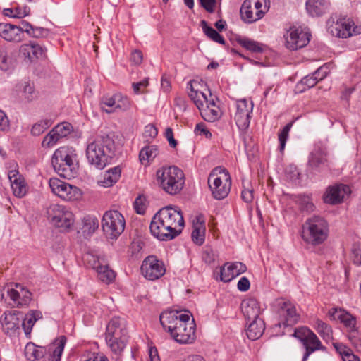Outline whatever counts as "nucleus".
Wrapping results in <instances>:
<instances>
[{"label": "nucleus", "instance_id": "obj_1", "mask_svg": "<svg viewBox=\"0 0 361 361\" xmlns=\"http://www.w3.org/2000/svg\"><path fill=\"white\" fill-rule=\"evenodd\" d=\"M188 311L184 312L175 310L163 312L159 316L160 322L165 331L180 344L192 343L195 340V323L190 319Z\"/></svg>", "mask_w": 361, "mask_h": 361}, {"label": "nucleus", "instance_id": "obj_2", "mask_svg": "<svg viewBox=\"0 0 361 361\" xmlns=\"http://www.w3.org/2000/svg\"><path fill=\"white\" fill-rule=\"evenodd\" d=\"M184 227V219L180 210L166 206L153 216L149 229L152 235L159 240H171L177 237Z\"/></svg>", "mask_w": 361, "mask_h": 361}, {"label": "nucleus", "instance_id": "obj_3", "mask_svg": "<svg viewBox=\"0 0 361 361\" xmlns=\"http://www.w3.org/2000/svg\"><path fill=\"white\" fill-rule=\"evenodd\" d=\"M116 149L114 133L90 137L85 150L87 162L92 167L102 170L111 163Z\"/></svg>", "mask_w": 361, "mask_h": 361}, {"label": "nucleus", "instance_id": "obj_4", "mask_svg": "<svg viewBox=\"0 0 361 361\" xmlns=\"http://www.w3.org/2000/svg\"><path fill=\"white\" fill-rule=\"evenodd\" d=\"M51 164L61 177L68 179L75 177L78 171L76 150L68 146L58 148L52 155Z\"/></svg>", "mask_w": 361, "mask_h": 361}, {"label": "nucleus", "instance_id": "obj_5", "mask_svg": "<svg viewBox=\"0 0 361 361\" xmlns=\"http://www.w3.org/2000/svg\"><path fill=\"white\" fill-rule=\"evenodd\" d=\"M106 342L112 352L121 354L128 341L126 321L120 317H113L106 326Z\"/></svg>", "mask_w": 361, "mask_h": 361}, {"label": "nucleus", "instance_id": "obj_6", "mask_svg": "<svg viewBox=\"0 0 361 361\" xmlns=\"http://www.w3.org/2000/svg\"><path fill=\"white\" fill-rule=\"evenodd\" d=\"M158 185L168 194L176 195L183 189L185 176L176 166H162L156 173Z\"/></svg>", "mask_w": 361, "mask_h": 361}, {"label": "nucleus", "instance_id": "obj_7", "mask_svg": "<svg viewBox=\"0 0 361 361\" xmlns=\"http://www.w3.org/2000/svg\"><path fill=\"white\" fill-rule=\"evenodd\" d=\"M329 224L319 216H313L307 219L302 226V240L314 246L322 244L328 238Z\"/></svg>", "mask_w": 361, "mask_h": 361}, {"label": "nucleus", "instance_id": "obj_8", "mask_svg": "<svg viewBox=\"0 0 361 361\" xmlns=\"http://www.w3.org/2000/svg\"><path fill=\"white\" fill-rule=\"evenodd\" d=\"M208 185L214 199L221 200L226 197L231 187L228 171L221 166L214 168L209 175Z\"/></svg>", "mask_w": 361, "mask_h": 361}, {"label": "nucleus", "instance_id": "obj_9", "mask_svg": "<svg viewBox=\"0 0 361 361\" xmlns=\"http://www.w3.org/2000/svg\"><path fill=\"white\" fill-rule=\"evenodd\" d=\"M293 336L300 341L305 350L302 361H307L309 357L316 351H326L317 336L309 328L301 326L295 329Z\"/></svg>", "mask_w": 361, "mask_h": 361}, {"label": "nucleus", "instance_id": "obj_10", "mask_svg": "<svg viewBox=\"0 0 361 361\" xmlns=\"http://www.w3.org/2000/svg\"><path fill=\"white\" fill-rule=\"evenodd\" d=\"M47 215L51 224L61 231H68L75 221L73 212L66 206L58 204L49 207Z\"/></svg>", "mask_w": 361, "mask_h": 361}, {"label": "nucleus", "instance_id": "obj_11", "mask_svg": "<svg viewBox=\"0 0 361 361\" xmlns=\"http://www.w3.org/2000/svg\"><path fill=\"white\" fill-rule=\"evenodd\" d=\"M126 221L123 214L117 210L104 212L102 219V227L107 238L116 239L124 231Z\"/></svg>", "mask_w": 361, "mask_h": 361}, {"label": "nucleus", "instance_id": "obj_12", "mask_svg": "<svg viewBox=\"0 0 361 361\" xmlns=\"http://www.w3.org/2000/svg\"><path fill=\"white\" fill-rule=\"evenodd\" d=\"M269 8V0H245L240 8V16L246 23L262 18Z\"/></svg>", "mask_w": 361, "mask_h": 361}, {"label": "nucleus", "instance_id": "obj_13", "mask_svg": "<svg viewBox=\"0 0 361 361\" xmlns=\"http://www.w3.org/2000/svg\"><path fill=\"white\" fill-rule=\"evenodd\" d=\"M308 169L313 173H325L330 169L326 149L321 144L314 145L308 158Z\"/></svg>", "mask_w": 361, "mask_h": 361}, {"label": "nucleus", "instance_id": "obj_14", "mask_svg": "<svg viewBox=\"0 0 361 361\" xmlns=\"http://www.w3.org/2000/svg\"><path fill=\"white\" fill-rule=\"evenodd\" d=\"M49 185L51 192L65 201L78 200L82 196L81 190L78 187L57 178H50Z\"/></svg>", "mask_w": 361, "mask_h": 361}, {"label": "nucleus", "instance_id": "obj_15", "mask_svg": "<svg viewBox=\"0 0 361 361\" xmlns=\"http://www.w3.org/2000/svg\"><path fill=\"white\" fill-rule=\"evenodd\" d=\"M329 32L333 36L348 38L361 33V26L355 25L353 20L341 18L336 23L329 26Z\"/></svg>", "mask_w": 361, "mask_h": 361}, {"label": "nucleus", "instance_id": "obj_16", "mask_svg": "<svg viewBox=\"0 0 361 361\" xmlns=\"http://www.w3.org/2000/svg\"><path fill=\"white\" fill-rule=\"evenodd\" d=\"M143 276L150 281H154L163 276L166 272L164 262L154 255L147 257L141 265Z\"/></svg>", "mask_w": 361, "mask_h": 361}, {"label": "nucleus", "instance_id": "obj_17", "mask_svg": "<svg viewBox=\"0 0 361 361\" xmlns=\"http://www.w3.org/2000/svg\"><path fill=\"white\" fill-rule=\"evenodd\" d=\"M277 313L280 318L279 325L290 326L295 324L300 319L295 306L289 301L280 300L276 303Z\"/></svg>", "mask_w": 361, "mask_h": 361}, {"label": "nucleus", "instance_id": "obj_18", "mask_svg": "<svg viewBox=\"0 0 361 361\" xmlns=\"http://www.w3.org/2000/svg\"><path fill=\"white\" fill-rule=\"evenodd\" d=\"M253 106V102L251 100L241 99L236 101L234 119L239 129L247 130L250 126Z\"/></svg>", "mask_w": 361, "mask_h": 361}, {"label": "nucleus", "instance_id": "obj_19", "mask_svg": "<svg viewBox=\"0 0 361 361\" xmlns=\"http://www.w3.org/2000/svg\"><path fill=\"white\" fill-rule=\"evenodd\" d=\"M310 35L300 27H290L284 35L286 47L290 50H298L310 42Z\"/></svg>", "mask_w": 361, "mask_h": 361}, {"label": "nucleus", "instance_id": "obj_20", "mask_svg": "<svg viewBox=\"0 0 361 361\" xmlns=\"http://www.w3.org/2000/svg\"><path fill=\"white\" fill-rule=\"evenodd\" d=\"M10 299L20 308L27 307L32 300L31 292L21 283H11L7 290Z\"/></svg>", "mask_w": 361, "mask_h": 361}, {"label": "nucleus", "instance_id": "obj_21", "mask_svg": "<svg viewBox=\"0 0 361 361\" xmlns=\"http://www.w3.org/2000/svg\"><path fill=\"white\" fill-rule=\"evenodd\" d=\"M73 130V126L68 122H63L56 126L43 139L44 147H52L63 137L68 135Z\"/></svg>", "mask_w": 361, "mask_h": 361}, {"label": "nucleus", "instance_id": "obj_22", "mask_svg": "<svg viewBox=\"0 0 361 361\" xmlns=\"http://www.w3.org/2000/svg\"><path fill=\"white\" fill-rule=\"evenodd\" d=\"M351 192L348 185L338 184L328 188L324 195V202L331 204H336L348 197Z\"/></svg>", "mask_w": 361, "mask_h": 361}, {"label": "nucleus", "instance_id": "obj_23", "mask_svg": "<svg viewBox=\"0 0 361 361\" xmlns=\"http://www.w3.org/2000/svg\"><path fill=\"white\" fill-rule=\"evenodd\" d=\"M46 52L47 49L35 42L23 44L20 47V53L30 62L44 59Z\"/></svg>", "mask_w": 361, "mask_h": 361}, {"label": "nucleus", "instance_id": "obj_24", "mask_svg": "<svg viewBox=\"0 0 361 361\" xmlns=\"http://www.w3.org/2000/svg\"><path fill=\"white\" fill-rule=\"evenodd\" d=\"M331 316L334 319L339 320L349 333L356 334L358 332L356 317L348 312L341 309H334L331 313Z\"/></svg>", "mask_w": 361, "mask_h": 361}, {"label": "nucleus", "instance_id": "obj_25", "mask_svg": "<svg viewBox=\"0 0 361 361\" xmlns=\"http://www.w3.org/2000/svg\"><path fill=\"white\" fill-rule=\"evenodd\" d=\"M8 177L11 183L13 195L17 197H23L27 192V185L24 177L18 170H10Z\"/></svg>", "mask_w": 361, "mask_h": 361}, {"label": "nucleus", "instance_id": "obj_26", "mask_svg": "<svg viewBox=\"0 0 361 361\" xmlns=\"http://www.w3.org/2000/svg\"><path fill=\"white\" fill-rule=\"evenodd\" d=\"M0 37L10 42H20L24 35L18 25L11 23H0Z\"/></svg>", "mask_w": 361, "mask_h": 361}, {"label": "nucleus", "instance_id": "obj_27", "mask_svg": "<svg viewBox=\"0 0 361 361\" xmlns=\"http://www.w3.org/2000/svg\"><path fill=\"white\" fill-rule=\"evenodd\" d=\"M205 219L202 214H198L192 219V241L198 245H202L205 240Z\"/></svg>", "mask_w": 361, "mask_h": 361}, {"label": "nucleus", "instance_id": "obj_28", "mask_svg": "<svg viewBox=\"0 0 361 361\" xmlns=\"http://www.w3.org/2000/svg\"><path fill=\"white\" fill-rule=\"evenodd\" d=\"M246 269V266L239 262L228 264L227 268H225V266L221 267L220 280L224 282H229L236 276L245 272Z\"/></svg>", "mask_w": 361, "mask_h": 361}, {"label": "nucleus", "instance_id": "obj_29", "mask_svg": "<svg viewBox=\"0 0 361 361\" xmlns=\"http://www.w3.org/2000/svg\"><path fill=\"white\" fill-rule=\"evenodd\" d=\"M199 83L195 80H190L187 85V88L189 90L188 96L191 100L196 105L199 111H200L207 103L209 101V98L207 97V94L201 91H199L196 87Z\"/></svg>", "mask_w": 361, "mask_h": 361}, {"label": "nucleus", "instance_id": "obj_30", "mask_svg": "<svg viewBox=\"0 0 361 361\" xmlns=\"http://www.w3.org/2000/svg\"><path fill=\"white\" fill-rule=\"evenodd\" d=\"M85 259H88L90 257L92 258L94 263L91 267L95 269L98 274L99 278L101 281L106 283H109L115 279V272L109 268L108 265H102L93 255H86Z\"/></svg>", "mask_w": 361, "mask_h": 361}, {"label": "nucleus", "instance_id": "obj_31", "mask_svg": "<svg viewBox=\"0 0 361 361\" xmlns=\"http://www.w3.org/2000/svg\"><path fill=\"white\" fill-rule=\"evenodd\" d=\"M209 101L200 111L202 118L209 122H214L220 118V109L216 105V97H212L209 93Z\"/></svg>", "mask_w": 361, "mask_h": 361}, {"label": "nucleus", "instance_id": "obj_32", "mask_svg": "<svg viewBox=\"0 0 361 361\" xmlns=\"http://www.w3.org/2000/svg\"><path fill=\"white\" fill-rule=\"evenodd\" d=\"M1 323L4 331L11 336L19 329L20 319L16 312H4L1 317Z\"/></svg>", "mask_w": 361, "mask_h": 361}, {"label": "nucleus", "instance_id": "obj_33", "mask_svg": "<svg viewBox=\"0 0 361 361\" xmlns=\"http://www.w3.org/2000/svg\"><path fill=\"white\" fill-rule=\"evenodd\" d=\"M242 311L248 319H259L261 314V308L257 299L247 298L242 302Z\"/></svg>", "mask_w": 361, "mask_h": 361}, {"label": "nucleus", "instance_id": "obj_34", "mask_svg": "<svg viewBox=\"0 0 361 361\" xmlns=\"http://www.w3.org/2000/svg\"><path fill=\"white\" fill-rule=\"evenodd\" d=\"M330 7L329 0H307L306 9L312 16H320L325 13Z\"/></svg>", "mask_w": 361, "mask_h": 361}, {"label": "nucleus", "instance_id": "obj_35", "mask_svg": "<svg viewBox=\"0 0 361 361\" xmlns=\"http://www.w3.org/2000/svg\"><path fill=\"white\" fill-rule=\"evenodd\" d=\"M246 329V334L250 340L255 341L259 338L265 329V324L262 319H254Z\"/></svg>", "mask_w": 361, "mask_h": 361}, {"label": "nucleus", "instance_id": "obj_36", "mask_svg": "<svg viewBox=\"0 0 361 361\" xmlns=\"http://www.w3.org/2000/svg\"><path fill=\"white\" fill-rule=\"evenodd\" d=\"M42 318V314L39 310H30L25 316L22 322L25 334L30 337L33 326L35 322Z\"/></svg>", "mask_w": 361, "mask_h": 361}, {"label": "nucleus", "instance_id": "obj_37", "mask_svg": "<svg viewBox=\"0 0 361 361\" xmlns=\"http://www.w3.org/2000/svg\"><path fill=\"white\" fill-rule=\"evenodd\" d=\"M158 154L159 149L157 145H146L140 151L139 159L142 165L147 166L149 165Z\"/></svg>", "mask_w": 361, "mask_h": 361}, {"label": "nucleus", "instance_id": "obj_38", "mask_svg": "<svg viewBox=\"0 0 361 361\" xmlns=\"http://www.w3.org/2000/svg\"><path fill=\"white\" fill-rule=\"evenodd\" d=\"M121 169L120 166L113 167L106 171L103 176V178L99 180L101 185L108 188L115 184L120 178Z\"/></svg>", "mask_w": 361, "mask_h": 361}, {"label": "nucleus", "instance_id": "obj_39", "mask_svg": "<svg viewBox=\"0 0 361 361\" xmlns=\"http://www.w3.org/2000/svg\"><path fill=\"white\" fill-rule=\"evenodd\" d=\"M236 41L241 47L254 53H262L264 50L265 46L263 44L246 37H239Z\"/></svg>", "mask_w": 361, "mask_h": 361}, {"label": "nucleus", "instance_id": "obj_40", "mask_svg": "<svg viewBox=\"0 0 361 361\" xmlns=\"http://www.w3.org/2000/svg\"><path fill=\"white\" fill-rule=\"evenodd\" d=\"M313 326L325 341L329 342L333 339V331L331 326L328 324L319 319H317L314 322Z\"/></svg>", "mask_w": 361, "mask_h": 361}, {"label": "nucleus", "instance_id": "obj_41", "mask_svg": "<svg viewBox=\"0 0 361 361\" xmlns=\"http://www.w3.org/2000/svg\"><path fill=\"white\" fill-rule=\"evenodd\" d=\"M82 231L84 235H90L95 232L99 228V220L94 216L87 215L82 220Z\"/></svg>", "mask_w": 361, "mask_h": 361}, {"label": "nucleus", "instance_id": "obj_42", "mask_svg": "<svg viewBox=\"0 0 361 361\" xmlns=\"http://www.w3.org/2000/svg\"><path fill=\"white\" fill-rule=\"evenodd\" d=\"M334 347L341 356L343 361H360L359 357L354 355L352 350L340 343H334Z\"/></svg>", "mask_w": 361, "mask_h": 361}, {"label": "nucleus", "instance_id": "obj_43", "mask_svg": "<svg viewBox=\"0 0 361 361\" xmlns=\"http://www.w3.org/2000/svg\"><path fill=\"white\" fill-rule=\"evenodd\" d=\"M67 338L65 336H59L54 343L55 348L50 355L48 361H60L61 355L63 352Z\"/></svg>", "mask_w": 361, "mask_h": 361}, {"label": "nucleus", "instance_id": "obj_44", "mask_svg": "<svg viewBox=\"0 0 361 361\" xmlns=\"http://www.w3.org/2000/svg\"><path fill=\"white\" fill-rule=\"evenodd\" d=\"M204 33L212 40L221 44H225V39L220 34L217 32L213 27L208 25L205 20L200 23Z\"/></svg>", "mask_w": 361, "mask_h": 361}, {"label": "nucleus", "instance_id": "obj_45", "mask_svg": "<svg viewBox=\"0 0 361 361\" xmlns=\"http://www.w3.org/2000/svg\"><path fill=\"white\" fill-rule=\"evenodd\" d=\"M25 355L27 360L34 361L43 357L44 350L32 343H29L25 348Z\"/></svg>", "mask_w": 361, "mask_h": 361}, {"label": "nucleus", "instance_id": "obj_46", "mask_svg": "<svg viewBox=\"0 0 361 361\" xmlns=\"http://www.w3.org/2000/svg\"><path fill=\"white\" fill-rule=\"evenodd\" d=\"M117 93L106 94L102 97V109L107 113L116 111Z\"/></svg>", "mask_w": 361, "mask_h": 361}, {"label": "nucleus", "instance_id": "obj_47", "mask_svg": "<svg viewBox=\"0 0 361 361\" xmlns=\"http://www.w3.org/2000/svg\"><path fill=\"white\" fill-rule=\"evenodd\" d=\"M317 83L315 78L312 74L308 75L301 79L297 84L296 88L300 92L305 91L306 89L313 87Z\"/></svg>", "mask_w": 361, "mask_h": 361}, {"label": "nucleus", "instance_id": "obj_48", "mask_svg": "<svg viewBox=\"0 0 361 361\" xmlns=\"http://www.w3.org/2000/svg\"><path fill=\"white\" fill-rule=\"evenodd\" d=\"M131 105L132 102L127 96L123 95L120 92H117L116 111H127L130 109Z\"/></svg>", "mask_w": 361, "mask_h": 361}, {"label": "nucleus", "instance_id": "obj_49", "mask_svg": "<svg viewBox=\"0 0 361 361\" xmlns=\"http://www.w3.org/2000/svg\"><path fill=\"white\" fill-rule=\"evenodd\" d=\"M292 126V123H287L279 133L278 136L280 144L279 149L281 152H283L285 149L286 144L289 136V132L291 129Z\"/></svg>", "mask_w": 361, "mask_h": 361}, {"label": "nucleus", "instance_id": "obj_50", "mask_svg": "<svg viewBox=\"0 0 361 361\" xmlns=\"http://www.w3.org/2000/svg\"><path fill=\"white\" fill-rule=\"evenodd\" d=\"M285 176L287 180L296 182L299 179L300 172L295 165L290 164L285 169Z\"/></svg>", "mask_w": 361, "mask_h": 361}, {"label": "nucleus", "instance_id": "obj_51", "mask_svg": "<svg viewBox=\"0 0 361 361\" xmlns=\"http://www.w3.org/2000/svg\"><path fill=\"white\" fill-rule=\"evenodd\" d=\"M50 125L51 123L49 120L40 121L32 126L31 133L35 136H39L43 133L44 131L50 126Z\"/></svg>", "mask_w": 361, "mask_h": 361}, {"label": "nucleus", "instance_id": "obj_52", "mask_svg": "<svg viewBox=\"0 0 361 361\" xmlns=\"http://www.w3.org/2000/svg\"><path fill=\"white\" fill-rule=\"evenodd\" d=\"M23 93L25 99L28 102H31L37 98V94L35 92L34 86L28 82H24Z\"/></svg>", "mask_w": 361, "mask_h": 361}, {"label": "nucleus", "instance_id": "obj_53", "mask_svg": "<svg viewBox=\"0 0 361 361\" xmlns=\"http://www.w3.org/2000/svg\"><path fill=\"white\" fill-rule=\"evenodd\" d=\"M329 73V66L328 65H324L317 68L313 73H312L315 78L317 82L324 78H325Z\"/></svg>", "mask_w": 361, "mask_h": 361}, {"label": "nucleus", "instance_id": "obj_54", "mask_svg": "<svg viewBox=\"0 0 361 361\" xmlns=\"http://www.w3.org/2000/svg\"><path fill=\"white\" fill-rule=\"evenodd\" d=\"M148 85V78H145L138 82H133L132 87L135 94H140L145 92V90Z\"/></svg>", "mask_w": 361, "mask_h": 361}, {"label": "nucleus", "instance_id": "obj_55", "mask_svg": "<svg viewBox=\"0 0 361 361\" xmlns=\"http://www.w3.org/2000/svg\"><path fill=\"white\" fill-rule=\"evenodd\" d=\"M134 208L137 214H145L147 208L145 204V199L142 196L137 197L134 202Z\"/></svg>", "mask_w": 361, "mask_h": 361}, {"label": "nucleus", "instance_id": "obj_56", "mask_svg": "<svg viewBox=\"0 0 361 361\" xmlns=\"http://www.w3.org/2000/svg\"><path fill=\"white\" fill-rule=\"evenodd\" d=\"M157 134L158 130L153 124H148L145 127L144 136L147 141L154 138Z\"/></svg>", "mask_w": 361, "mask_h": 361}, {"label": "nucleus", "instance_id": "obj_57", "mask_svg": "<svg viewBox=\"0 0 361 361\" xmlns=\"http://www.w3.org/2000/svg\"><path fill=\"white\" fill-rule=\"evenodd\" d=\"M11 64V59L8 58L7 54L4 51L0 54V68L2 71H8Z\"/></svg>", "mask_w": 361, "mask_h": 361}, {"label": "nucleus", "instance_id": "obj_58", "mask_svg": "<svg viewBox=\"0 0 361 361\" xmlns=\"http://www.w3.org/2000/svg\"><path fill=\"white\" fill-rule=\"evenodd\" d=\"M194 132L197 135H204L207 138L212 137V133L207 130L203 123H197L195 128Z\"/></svg>", "mask_w": 361, "mask_h": 361}, {"label": "nucleus", "instance_id": "obj_59", "mask_svg": "<svg viewBox=\"0 0 361 361\" xmlns=\"http://www.w3.org/2000/svg\"><path fill=\"white\" fill-rule=\"evenodd\" d=\"M201 6L208 12L212 13L216 6V0H200Z\"/></svg>", "mask_w": 361, "mask_h": 361}, {"label": "nucleus", "instance_id": "obj_60", "mask_svg": "<svg viewBox=\"0 0 361 361\" xmlns=\"http://www.w3.org/2000/svg\"><path fill=\"white\" fill-rule=\"evenodd\" d=\"M352 259L355 264L361 265V245H354L352 250Z\"/></svg>", "mask_w": 361, "mask_h": 361}, {"label": "nucleus", "instance_id": "obj_61", "mask_svg": "<svg viewBox=\"0 0 361 361\" xmlns=\"http://www.w3.org/2000/svg\"><path fill=\"white\" fill-rule=\"evenodd\" d=\"M143 59L142 53L141 51L135 49L132 51L130 55V61L134 65H140Z\"/></svg>", "mask_w": 361, "mask_h": 361}, {"label": "nucleus", "instance_id": "obj_62", "mask_svg": "<svg viewBox=\"0 0 361 361\" xmlns=\"http://www.w3.org/2000/svg\"><path fill=\"white\" fill-rule=\"evenodd\" d=\"M300 204L302 209L310 212L314 209V204L308 196H303L300 198Z\"/></svg>", "mask_w": 361, "mask_h": 361}, {"label": "nucleus", "instance_id": "obj_63", "mask_svg": "<svg viewBox=\"0 0 361 361\" xmlns=\"http://www.w3.org/2000/svg\"><path fill=\"white\" fill-rule=\"evenodd\" d=\"M47 35V30L40 27H34L31 30L29 36L39 38Z\"/></svg>", "mask_w": 361, "mask_h": 361}, {"label": "nucleus", "instance_id": "obj_64", "mask_svg": "<svg viewBox=\"0 0 361 361\" xmlns=\"http://www.w3.org/2000/svg\"><path fill=\"white\" fill-rule=\"evenodd\" d=\"M250 283L248 279L245 276L241 277L238 282L237 287L240 291L245 292L249 290Z\"/></svg>", "mask_w": 361, "mask_h": 361}]
</instances>
